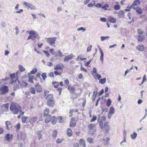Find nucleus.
Here are the masks:
<instances>
[{"label":"nucleus","instance_id":"nucleus-36","mask_svg":"<svg viewBox=\"0 0 147 147\" xmlns=\"http://www.w3.org/2000/svg\"><path fill=\"white\" fill-rule=\"evenodd\" d=\"M46 116L47 117L45 120V122L48 123L50 121L51 119V117L50 115H48Z\"/></svg>","mask_w":147,"mask_h":147},{"label":"nucleus","instance_id":"nucleus-6","mask_svg":"<svg viewBox=\"0 0 147 147\" xmlns=\"http://www.w3.org/2000/svg\"><path fill=\"white\" fill-rule=\"evenodd\" d=\"M23 3L28 8H30L31 9L34 10L36 9L35 6L30 3L24 1L23 2Z\"/></svg>","mask_w":147,"mask_h":147},{"label":"nucleus","instance_id":"nucleus-7","mask_svg":"<svg viewBox=\"0 0 147 147\" xmlns=\"http://www.w3.org/2000/svg\"><path fill=\"white\" fill-rule=\"evenodd\" d=\"M15 82L16 83L14 84L13 88L14 90H16L19 88L20 85V82L18 80H17V78L15 79Z\"/></svg>","mask_w":147,"mask_h":147},{"label":"nucleus","instance_id":"nucleus-5","mask_svg":"<svg viewBox=\"0 0 147 147\" xmlns=\"http://www.w3.org/2000/svg\"><path fill=\"white\" fill-rule=\"evenodd\" d=\"M56 39L57 38L56 37H53L52 38H49L47 39V41L50 45H54L53 44L55 43V41Z\"/></svg>","mask_w":147,"mask_h":147},{"label":"nucleus","instance_id":"nucleus-43","mask_svg":"<svg viewBox=\"0 0 147 147\" xmlns=\"http://www.w3.org/2000/svg\"><path fill=\"white\" fill-rule=\"evenodd\" d=\"M27 118L26 117L22 116V121L23 123H26V121Z\"/></svg>","mask_w":147,"mask_h":147},{"label":"nucleus","instance_id":"nucleus-19","mask_svg":"<svg viewBox=\"0 0 147 147\" xmlns=\"http://www.w3.org/2000/svg\"><path fill=\"white\" fill-rule=\"evenodd\" d=\"M16 76H17V73H16ZM16 74L15 73H13L12 74H11L10 76V77L11 79H12V80L11 81V83L13 84V83L15 82V80H14V79H15L16 77Z\"/></svg>","mask_w":147,"mask_h":147},{"label":"nucleus","instance_id":"nucleus-53","mask_svg":"<svg viewBox=\"0 0 147 147\" xmlns=\"http://www.w3.org/2000/svg\"><path fill=\"white\" fill-rule=\"evenodd\" d=\"M114 9L115 10H119L120 8V6L118 5H115L114 7Z\"/></svg>","mask_w":147,"mask_h":147},{"label":"nucleus","instance_id":"nucleus-24","mask_svg":"<svg viewBox=\"0 0 147 147\" xmlns=\"http://www.w3.org/2000/svg\"><path fill=\"white\" fill-rule=\"evenodd\" d=\"M42 131H39L36 132V134L37 135L39 140H40L42 138V135L41 133Z\"/></svg>","mask_w":147,"mask_h":147},{"label":"nucleus","instance_id":"nucleus-32","mask_svg":"<svg viewBox=\"0 0 147 147\" xmlns=\"http://www.w3.org/2000/svg\"><path fill=\"white\" fill-rule=\"evenodd\" d=\"M137 136V134L135 132H134L131 135V137L132 139H135Z\"/></svg>","mask_w":147,"mask_h":147},{"label":"nucleus","instance_id":"nucleus-14","mask_svg":"<svg viewBox=\"0 0 147 147\" xmlns=\"http://www.w3.org/2000/svg\"><path fill=\"white\" fill-rule=\"evenodd\" d=\"M35 88L36 91L37 92H41L42 91L41 86L38 84H37L35 85Z\"/></svg>","mask_w":147,"mask_h":147},{"label":"nucleus","instance_id":"nucleus-60","mask_svg":"<svg viewBox=\"0 0 147 147\" xmlns=\"http://www.w3.org/2000/svg\"><path fill=\"white\" fill-rule=\"evenodd\" d=\"M63 141V139L58 138L56 141L57 143L60 144Z\"/></svg>","mask_w":147,"mask_h":147},{"label":"nucleus","instance_id":"nucleus-16","mask_svg":"<svg viewBox=\"0 0 147 147\" xmlns=\"http://www.w3.org/2000/svg\"><path fill=\"white\" fill-rule=\"evenodd\" d=\"M124 12L123 10H121L118 12L117 16L118 18H122L124 17Z\"/></svg>","mask_w":147,"mask_h":147},{"label":"nucleus","instance_id":"nucleus-59","mask_svg":"<svg viewBox=\"0 0 147 147\" xmlns=\"http://www.w3.org/2000/svg\"><path fill=\"white\" fill-rule=\"evenodd\" d=\"M100 121H105V120L106 119V117L105 116H103L100 117Z\"/></svg>","mask_w":147,"mask_h":147},{"label":"nucleus","instance_id":"nucleus-47","mask_svg":"<svg viewBox=\"0 0 147 147\" xmlns=\"http://www.w3.org/2000/svg\"><path fill=\"white\" fill-rule=\"evenodd\" d=\"M103 56L104 54L103 53H100V60L102 61V63L103 62Z\"/></svg>","mask_w":147,"mask_h":147},{"label":"nucleus","instance_id":"nucleus-29","mask_svg":"<svg viewBox=\"0 0 147 147\" xmlns=\"http://www.w3.org/2000/svg\"><path fill=\"white\" fill-rule=\"evenodd\" d=\"M110 140V139L107 137L106 138V139H103L102 140L103 141V142L104 143L105 145H108L109 143V141Z\"/></svg>","mask_w":147,"mask_h":147},{"label":"nucleus","instance_id":"nucleus-17","mask_svg":"<svg viewBox=\"0 0 147 147\" xmlns=\"http://www.w3.org/2000/svg\"><path fill=\"white\" fill-rule=\"evenodd\" d=\"M47 104L48 106L50 107H53L55 104V102L53 100H47Z\"/></svg>","mask_w":147,"mask_h":147},{"label":"nucleus","instance_id":"nucleus-39","mask_svg":"<svg viewBox=\"0 0 147 147\" xmlns=\"http://www.w3.org/2000/svg\"><path fill=\"white\" fill-rule=\"evenodd\" d=\"M28 85L27 83L25 82H22L20 83V86L22 87H24Z\"/></svg>","mask_w":147,"mask_h":147},{"label":"nucleus","instance_id":"nucleus-3","mask_svg":"<svg viewBox=\"0 0 147 147\" xmlns=\"http://www.w3.org/2000/svg\"><path fill=\"white\" fill-rule=\"evenodd\" d=\"M9 89L8 87L6 86L2 85L0 87V94L1 95H3L7 92Z\"/></svg>","mask_w":147,"mask_h":147},{"label":"nucleus","instance_id":"nucleus-21","mask_svg":"<svg viewBox=\"0 0 147 147\" xmlns=\"http://www.w3.org/2000/svg\"><path fill=\"white\" fill-rule=\"evenodd\" d=\"M53 95L52 94H47L45 98V99L47 100H53Z\"/></svg>","mask_w":147,"mask_h":147},{"label":"nucleus","instance_id":"nucleus-4","mask_svg":"<svg viewBox=\"0 0 147 147\" xmlns=\"http://www.w3.org/2000/svg\"><path fill=\"white\" fill-rule=\"evenodd\" d=\"M96 125V124H91L88 125V127L89 129V132L91 134H93L96 131V129L94 128Z\"/></svg>","mask_w":147,"mask_h":147},{"label":"nucleus","instance_id":"nucleus-22","mask_svg":"<svg viewBox=\"0 0 147 147\" xmlns=\"http://www.w3.org/2000/svg\"><path fill=\"white\" fill-rule=\"evenodd\" d=\"M100 115H99L98 117L97 121L99 123L100 126V127L101 128H103V123L101 121H100Z\"/></svg>","mask_w":147,"mask_h":147},{"label":"nucleus","instance_id":"nucleus-42","mask_svg":"<svg viewBox=\"0 0 147 147\" xmlns=\"http://www.w3.org/2000/svg\"><path fill=\"white\" fill-rule=\"evenodd\" d=\"M31 93L33 94H35L36 92L34 88L33 87H31L30 89Z\"/></svg>","mask_w":147,"mask_h":147},{"label":"nucleus","instance_id":"nucleus-38","mask_svg":"<svg viewBox=\"0 0 147 147\" xmlns=\"http://www.w3.org/2000/svg\"><path fill=\"white\" fill-rule=\"evenodd\" d=\"M106 78L101 79L99 81V83L102 84H104L106 82Z\"/></svg>","mask_w":147,"mask_h":147},{"label":"nucleus","instance_id":"nucleus-50","mask_svg":"<svg viewBox=\"0 0 147 147\" xmlns=\"http://www.w3.org/2000/svg\"><path fill=\"white\" fill-rule=\"evenodd\" d=\"M37 71V69L36 68H34L31 71L30 73L32 74H34Z\"/></svg>","mask_w":147,"mask_h":147},{"label":"nucleus","instance_id":"nucleus-64","mask_svg":"<svg viewBox=\"0 0 147 147\" xmlns=\"http://www.w3.org/2000/svg\"><path fill=\"white\" fill-rule=\"evenodd\" d=\"M49 51L50 53L53 55L55 54V52L53 49H49Z\"/></svg>","mask_w":147,"mask_h":147},{"label":"nucleus","instance_id":"nucleus-45","mask_svg":"<svg viewBox=\"0 0 147 147\" xmlns=\"http://www.w3.org/2000/svg\"><path fill=\"white\" fill-rule=\"evenodd\" d=\"M87 141L90 143H93V139L90 138H87Z\"/></svg>","mask_w":147,"mask_h":147},{"label":"nucleus","instance_id":"nucleus-25","mask_svg":"<svg viewBox=\"0 0 147 147\" xmlns=\"http://www.w3.org/2000/svg\"><path fill=\"white\" fill-rule=\"evenodd\" d=\"M58 131L56 130H54L52 133V138L55 139L57 135Z\"/></svg>","mask_w":147,"mask_h":147},{"label":"nucleus","instance_id":"nucleus-10","mask_svg":"<svg viewBox=\"0 0 147 147\" xmlns=\"http://www.w3.org/2000/svg\"><path fill=\"white\" fill-rule=\"evenodd\" d=\"M13 136L9 133L7 134L5 136L4 138L7 141H10L12 139Z\"/></svg>","mask_w":147,"mask_h":147},{"label":"nucleus","instance_id":"nucleus-9","mask_svg":"<svg viewBox=\"0 0 147 147\" xmlns=\"http://www.w3.org/2000/svg\"><path fill=\"white\" fill-rule=\"evenodd\" d=\"M74 56L72 54H71L68 55L66 56L65 57L64 59V62H66L69 61L70 60L72 59Z\"/></svg>","mask_w":147,"mask_h":147},{"label":"nucleus","instance_id":"nucleus-2","mask_svg":"<svg viewBox=\"0 0 147 147\" xmlns=\"http://www.w3.org/2000/svg\"><path fill=\"white\" fill-rule=\"evenodd\" d=\"M26 33H28L29 34V36L27 38V40L31 39L32 40H34L36 37L38 36V34L34 30L27 31Z\"/></svg>","mask_w":147,"mask_h":147},{"label":"nucleus","instance_id":"nucleus-27","mask_svg":"<svg viewBox=\"0 0 147 147\" xmlns=\"http://www.w3.org/2000/svg\"><path fill=\"white\" fill-rule=\"evenodd\" d=\"M137 48L139 50L141 51H144L145 49L143 45H139L137 47Z\"/></svg>","mask_w":147,"mask_h":147},{"label":"nucleus","instance_id":"nucleus-20","mask_svg":"<svg viewBox=\"0 0 147 147\" xmlns=\"http://www.w3.org/2000/svg\"><path fill=\"white\" fill-rule=\"evenodd\" d=\"M79 143L80 146H82L83 147H85V143L84 139H80L79 141Z\"/></svg>","mask_w":147,"mask_h":147},{"label":"nucleus","instance_id":"nucleus-51","mask_svg":"<svg viewBox=\"0 0 147 147\" xmlns=\"http://www.w3.org/2000/svg\"><path fill=\"white\" fill-rule=\"evenodd\" d=\"M57 120L59 123H61L63 122V121L62 120V117L61 116L58 117Z\"/></svg>","mask_w":147,"mask_h":147},{"label":"nucleus","instance_id":"nucleus-33","mask_svg":"<svg viewBox=\"0 0 147 147\" xmlns=\"http://www.w3.org/2000/svg\"><path fill=\"white\" fill-rule=\"evenodd\" d=\"M49 112V109L46 108L44 110V116L45 117L46 116L48 115Z\"/></svg>","mask_w":147,"mask_h":147},{"label":"nucleus","instance_id":"nucleus-30","mask_svg":"<svg viewBox=\"0 0 147 147\" xmlns=\"http://www.w3.org/2000/svg\"><path fill=\"white\" fill-rule=\"evenodd\" d=\"M67 135L68 136L70 137L72 135V131L70 129H68L67 132Z\"/></svg>","mask_w":147,"mask_h":147},{"label":"nucleus","instance_id":"nucleus-34","mask_svg":"<svg viewBox=\"0 0 147 147\" xmlns=\"http://www.w3.org/2000/svg\"><path fill=\"white\" fill-rule=\"evenodd\" d=\"M144 39V37L143 36L140 35L138 36V40L140 42L142 41Z\"/></svg>","mask_w":147,"mask_h":147},{"label":"nucleus","instance_id":"nucleus-56","mask_svg":"<svg viewBox=\"0 0 147 147\" xmlns=\"http://www.w3.org/2000/svg\"><path fill=\"white\" fill-rule=\"evenodd\" d=\"M86 30V28H84L83 27H81L80 28H78L77 29V30L78 31H79L80 30H82L83 32H84Z\"/></svg>","mask_w":147,"mask_h":147},{"label":"nucleus","instance_id":"nucleus-23","mask_svg":"<svg viewBox=\"0 0 147 147\" xmlns=\"http://www.w3.org/2000/svg\"><path fill=\"white\" fill-rule=\"evenodd\" d=\"M68 89L72 93H74L75 91V89L74 87H71L69 86H68Z\"/></svg>","mask_w":147,"mask_h":147},{"label":"nucleus","instance_id":"nucleus-63","mask_svg":"<svg viewBox=\"0 0 147 147\" xmlns=\"http://www.w3.org/2000/svg\"><path fill=\"white\" fill-rule=\"evenodd\" d=\"M80 69L81 70L85 72H87V70L84 67H83L82 65H81V67H80Z\"/></svg>","mask_w":147,"mask_h":147},{"label":"nucleus","instance_id":"nucleus-58","mask_svg":"<svg viewBox=\"0 0 147 147\" xmlns=\"http://www.w3.org/2000/svg\"><path fill=\"white\" fill-rule=\"evenodd\" d=\"M41 76L42 78L43 79L45 80V79L47 78L46 74L45 73H43L41 75Z\"/></svg>","mask_w":147,"mask_h":147},{"label":"nucleus","instance_id":"nucleus-8","mask_svg":"<svg viewBox=\"0 0 147 147\" xmlns=\"http://www.w3.org/2000/svg\"><path fill=\"white\" fill-rule=\"evenodd\" d=\"M140 4V0H135L130 6V7L131 9H135V6L137 5Z\"/></svg>","mask_w":147,"mask_h":147},{"label":"nucleus","instance_id":"nucleus-48","mask_svg":"<svg viewBox=\"0 0 147 147\" xmlns=\"http://www.w3.org/2000/svg\"><path fill=\"white\" fill-rule=\"evenodd\" d=\"M97 119L96 115H93L92 119L90 120V121L91 122H92L95 121Z\"/></svg>","mask_w":147,"mask_h":147},{"label":"nucleus","instance_id":"nucleus-55","mask_svg":"<svg viewBox=\"0 0 147 147\" xmlns=\"http://www.w3.org/2000/svg\"><path fill=\"white\" fill-rule=\"evenodd\" d=\"M136 11L139 14H141L142 13V10L140 8H138L136 10Z\"/></svg>","mask_w":147,"mask_h":147},{"label":"nucleus","instance_id":"nucleus-15","mask_svg":"<svg viewBox=\"0 0 147 147\" xmlns=\"http://www.w3.org/2000/svg\"><path fill=\"white\" fill-rule=\"evenodd\" d=\"M5 124L7 129L8 130H10L11 129L12 127V125L10 121H7L5 122Z\"/></svg>","mask_w":147,"mask_h":147},{"label":"nucleus","instance_id":"nucleus-11","mask_svg":"<svg viewBox=\"0 0 147 147\" xmlns=\"http://www.w3.org/2000/svg\"><path fill=\"white\" fill-rule=\"evenodd\" d=\"M64 67L63 65L61 63L56 65L54 66V69L55 70L58 69H61L63 67Z\"/></svg>","mask_w":147,"mask_h":147},{"label":"nucleus","instance_id":"nucleus-13","mask_svg":"<svg viewBox=\"0 0 147 147\" xmlns=\"http://www.w3.org/2000/svg\"><path fill=\"white\" fill-rule=\"evenodd\" d=\"M37 119L38 118L36 116H34L30 119L29 122L31 124L33 125L34 123L36 121Z\"/></svg>","mask_w":147,"mask_h":147},{"label":"nucleus","instance_id":"nucleus-31","mask_svg":"<svg viewBox=\"0 0 147 147\" xmlns=\"http://www.w3.org/2000/svg\"><path fill=\"white\" fill-rule=\"evenodd\" d=\"M28 75L29 78V80H28V82H30L31 83H34V82L33 81V76L30 75L29 74H28Z\"/></svg>","mask_w":147,"mask_h":147},{"label":"nucleus","instance_id":"nucleus-61","mask_svg":"<svg viewBox=\"0 0 147 147\" xmlns=\"http://www.w3.org/2000/svg\"><path fill=\"white\" fill-rule=\"evenodd\" d=\"M20 123H18L16 125L15 127L17 129L19 130L20 128Z\"/></svg>","mask_w":147,"mask_h":147},{"label":"nucleus","instance_id":"nucleus-40","mask_svg":"<svg viewBox=\"0 0 147 147\" xmlns=\"http://www.w3.org/2000/svg\"><path fill=\"white\" fill-rule=\"evenodd\" d=\"M52 123L53 125H55V124L56 122V121L55 119V117L54 116L52 117L51 119Z\"/></svg>","mask_w":147,"mask_h":147},{"label":"nucleus","instance_id":"nucleus-1","mask_svg":"<svg viewBox=\"0 0 147 147\" xmlns=\"http://www.w3.org/2000/svg\"><path fill=\"white\" fill-rule=\"evenodd\" d=\"M9 109L12 113L14 114H17L19 111L21 109L20 105L16 103L12 102L10 106Z\"/></svg>","mask_w":147,"mask_h":147},{"label":"nucleus","instance_id":"nucleus-28","mask_svg":"<svg viewBox=\"0 0 147 147\" xmlns=\"http://www.w3.org/2000/svg\"><path fill=\"white\" fill-rule=\"evenodd\" d=\"M114 112L115 110L114 108L113 107H111L109 109L108 114L112 115L114 113Z\"/></svg>","mask_w":147,"mask_h":147},{"label":"nucleus","instance_id":"nucleus-37","mask_svg":"<svg viewBox=\"0 0 147 147\" xmlns=\"http://www.w3.org/2000/svg\"><path fill=\"white\" fill-rule=\"evenodd\" d=\"M55 56H58L59 57H62L63 56L61 51L60 50H59L57 52V54L55 55Z\"/></svg>","mask_w":147,"mask_h":147},{"label":"nucleus","instance_id":"nucleus-52","mask_svg":"<svg viewBox=\"0 0 147 147\" xmlns=\"http://www.w3.org/2000/svg\"><path fill=\"white\" fill-rule=\"evenodd\" d=\"M98 89L97 87H95L94 89L93 95H96L97 93Z\"/></svg>","mask_w":147,"mask_h":147},{"label":"nucleus","instance_id":"nucleus-41","mask_svg":"<svg viewBox=\"0 0 147 147\" xmlns=\"http://www.w3.org/2000/svg\"><path fill=\"white\" fill-rule=\"evenodd\" d=\"M82 55H78L77 58V60L78 61L79 60V59H80V60H86V58H83V57H82Z\"/></svg>","mask_w":147,"mask_h":147},{"label":"nucleus","instance_id":"nucleus-35","mask_svg":"<svg viewBox=\"0 0 147 147\" xmlns=\"http://www.w3.org/2000/svg\"><path fill=\"white\" fill-rule=\"evenodd\" d=\"M103 127H104L106 130H108L109 127V125L108 122H105L104 124Z\"/></svg>","mask_w":147,"mask_h":147},{"label":"nucleus","instance_id":"nucleus-57","mask_svg":"<svg viewBox=\"0 0 147 147\" xmlns=\"http://www.w3.org/2000/svg\"><path fill=\"white\" fill-rule=\"evenodd\" d=\"M111 102L109 99H108L107 101V105L108 107L110 106L111 104Z\"/></svg>","mask_w":147,"mask_h":147},{"label":"nucleus","instance_id":"nucleus-44","mask_svg":"<svg viewBox=\"0 0 147 147\" xmlns=\"http://www.w3.org/2000/svg\"><path fill=\"white\" fill-rule=\"evenodd\" d=\"M109 7V6L107 4H105L104 6H102L101 8L105 10H108V8Z\"/></svg>","mask_w":147,"mask_h":147},{"label":"nucleus","instance_id":"nucleus-62","mask_svg":"<svg viewBox=\"0 0 147 147\" xmlns=\"http://www.w3.org/2000/svg\"><path fill=\"white\" fill-rule=\"evenodd\" d=\"M43 52L45 53V54L47 55V57H49L50 55V54H49L48 52L47 51H43Z\"/></svg>","mask_w":147,"mask_h":147},{"label":"nucleus","instance_id":"nucleus-18","mask_svg":"<svg viewBox=\"0 0 147 147\" xmlns=\"http://www.w3.org/2000/svg\"><path fill=\"white\" fill-rule=\"evenodd\" d=\"M108 20L110 22L112 23H115L116 22V19L111 16H109Z\"/></svg>","mask_w":147,"mask_h":147},{"label":"nucleus","instance_id":"nucleus-26","mask_svg":"<svg viewBox=\"0 0 147 147\" xmlns=\"http://www.w3.org/2000/svg\"><path fill=\"white\" fill-rule=\"evenodd\" d=\"M73 118H72L71 121H70V126H74L76 125V122L74 119H72Z\"/></svg>","mask_w":147,"mask_h":147},{"label":"nucleus","instance_id":"nucleus-46","mask_svg":"<svg viewBox=\"0 0 147 147\" xmlns=\"http://www.w3.org/2000/svg\"><path fill=\"white\" fill-rule=\"evenodd\" d=\"M109 36H101L100 37V39L101 41H103L109 38Z\"/></svg>","mask_w":147,"mask_h":147},{"label":"nucleus","instance_id":"nucleus-54","mask_svg":"<svg viewBox=\"0 0 147 147\" xmlns=\"http://www.w3.org/2000/svg\"><path fill=\"white\" fill-rule=\"evenodd\" d=\"M19 69L20 71L22 72L24 71L25 69L21 65H20L19 66Z\"/></svg>","mask_w":147,"mask_h":147},{"label":"nucleus","instance_id":"nucleus-12","mask_svg":"<svg viewBox=\"0 0 147 147\" xmlns=\"http://www.w3.org/2000/svg\"><path fill=\"white\" fill-rule=\"evenodd\" d=\"M1 107L4 112L7 111L9 110V104H4L1 106Z\"/></svg>","mask_w":147,"mask_h":147},{"label":"nucleus","instance_id":"nucleus-49","mask_svg":"<svg viewBox=\"0 0 147 147\" xmlns=\"http://www.w3.org/2000/svg\"><path fill=\"white\" fill-rule=\"evenodd\" d=\"M94 77L95 78V77H96L99 80V81L100 80V79L101 77V76L98 74H95V75L94 76Z\"/></svg>","mask_w":147,"mask_h":147}]
</instances>
